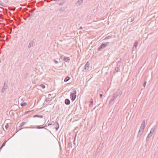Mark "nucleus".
<instances>
[{
    "label": "nucleus",
    "mask_w": 158,
    "mask_h": 158,
    "mask_svg": "<svg viewBox=\"0 0 158 158\" xmlns=\"http://www.w3.org/2000/svg\"><path fill=\"white\" fill-rule=\"evenodd\" d=\"M122 94L120 90L118 89L116 92L113 94L112 98L110 100L109 102V104L111 105L113 104L114 103V102L115 100L118 96H120Z\"/></svg>",
    "instance_id": "obj_1"
},
{
    "label": "nucleus",
    "mask_w": 158,
    "mask_h": 158,
    "mask_svg": "<svg viewBox=\"0 0 158 158\" xmlns=\"http://www.w3.org/2000/svg\"><path fill=\"white\" fill-rule=\"evenodd\" d=\"M76 94V89H72L70 94V97L72 101H74L75 99L77 97Z\"/></svg>",
    "instance_id": "obj_2"
},
{
    "label": "nucleus",
    "mask_w": 158,
    "mask_h": 158,
    "mask_svg": "<svg viewBox=\"0 0 158 158\" xmlns=\"http://www.w3.org/2000/svg\"><path fill=\"white\" fill-rule=\"evenodd\" d=\"M89 62H87L85 66L84 70H83V71L85 72H87V71H88L89 68Z\"/></svg>",
    "instance_id": "obj_3"
},
{
    "label": "nucleus",
    "mask_w": 158,
    "mask_h": 158,
    "mask_svg": "<svg viewBox=\"0 0 158 158\" xmlns=\"http://www.w3.org/2000/svg\"><path fill=\"white\" fill-rule=\"evenodd\" d=\"M145 120H143L142 122V124H141V127H140V129L139 131H142L143 132L144 127H145Z\"/></svg>",
    "instance_id": "obj_4"
},
{
    "label": "nucleus",
    "mask_w": 158,
    "mask_h": 158,
    "mask_svg": "<svg viewBox=\"0 0 158 158\" xmlns=\"http://www.w3.org/2000/svg\"><path fill=\"white\" fill-rule=\"evenodd\" d=\"M8 88V85L7 84H6V82H5L4 84V85L2 89L1 93H3Z\"/></svg>",
    "instance_id": "obj_5"
},
{
    "label": "nucleus",
    "mask_w": 158,
    "mask_h": 158,
    "mask_svg": "<svg viewBox=\"0 0 158 158\" xmlns=\"http://www.w3.org/2000/svg\"><path fill=\"white\" fill-rule=\"evenodd\" d=\"M35 42L36 41L34 40L31 41L29 43L28 46V48H30L33 47L34 45V44Z\"/></svg>",
    "instance_id": "obj_6"
},
{
    "label": "nucleus",
    "mask_w": 158,
    "mask_h": 158,
    "mask_svg": "<svg viewBox=\"0 0 158 158\" xmlns=\"http://www.w3.org/2000/svg\"><path fill=\"white\" fill-rule=\"evenodd\" d=\"M63 60L65 62L69 63L70 61V59L69 57L64 56L63 58Z\"/></svg>",
    "instance_id": "obj_7"
},
{
    "label": "nucleus",
    "mask_w": 158,
    "mask_h": 158,
    "mask_svg": "<svg viewBox=\"0 0 158 158\" xmlns=\"http://www.w3.org/2000/svg\"><path fill=\"white\" fill-rule=\"evenodd\" d=\"M65 104L66 105H69L70 104V101L69 99H66L64 101Z\"/></svg>",
    "instance_id": "obj_8"
},
{
    "label": "nucleus",
    "mask_w": 158,
    "mask_h": 158,
    "mask_svg": "<svg viewBox=\"0 0 158 158\" xmlns=\"http://www.w3.org/2000/svg\"><path fill=\"white\" fill-rule=\"evenodd\" d=\"M83 0H79L77 1L76 2V4L77 6H79L81 5V4L83 3Z\"/></svg>",
    "instance_id": "obj_9"
},
{
    "label": "nucleus",
    "mask_w": 158,
    "mask_h": 158,
    "mask_svg": "<svg viewBox=\"0 0 158 158\" xmlns=\"http://www.w3.org/2000/svg\"><path fill=\"white\" fill-rule=\"evenodd\" d=\"M109 44V43L108 42H105L101 44V45L102 46V47L104 48H105Z\"/></svg>",
    "instance_id": "obj_10"
},
{
    "label": "nucleus",
    "mask_w": 158,
    "mask_h": 158,
    "mask_svg": "<svg viewBox=\"0 0 158 158\" xmlns=\"http://www.w3.org/2000/svg\"><path fill=\"white\" fill-rule=\"evenodd\" d=\"M33 117L34 118L37 117V118H42L43 117V116L41 114H36V115H34L33 116Z\"/></svg>",
    "instance_id": "obj_11"
},
{
    "label": "nucleus",
    "mask_w": 158,
    "mask_h": 158,
    "mask_svg": "<svg viewBox=\"0 0 158 158\" xmlns=\"http://www.w3.org/2000/svg\"><path fill=\"white\" fill-rule=\"evenodd\" d=\"M155 128V126H154L152 127V128L151 129L150 132H151L153 134L154 132V130Z\"/></svg>",
    "instance_id": "obj_12"
},
{
    "label": "nucleus",
    "mask_w": 158,
    "mask_h": 158,
    "mask_svg": "<svg viewBox=\"0 0 158 158\" xmlns=\"http://www.w3.org/2000/svg\"><path fill=\"white\" fill-rule=\"evenodd\" d=\"M120 66H119L118 64H117L116 67L115 68V70L117 72L119 71V67Z\"/></svg>",
    "instance_id": "obj_13"
},
{
    "label": "nucleus",
    "mask_w": 158,
    "mask_h": 158,
    "mask_svg": "<svg viewBox=\"0 0 158 158\" xmlns=\"http://www.w3.org/2000/svg\"><path fill=\"white\" fill-rule=\"evenodd\" d=\"M70 78L68 76L66 77L64 79V81L65 82L68 81L70 79Z\"/></svg>",
    "instance_id": "obj_14"
},
{
    "label": "nucleus",
    "mask_w": 158,
    "mask_h": 158,
    "mask_svg": "<svg viewBox=\"0 0 158 158\" xmlns=\"http://www.w3.org/2000/svg\"><path fill=\"white\" fill-rule=\"evenodd\" d=\"M66 2V0H62L61 2L59 3V5H62L63 4H64Z\"/></svg>",
    "instance_id": "obj_15"
},
{
    "label": "nucleus",
    "mask_w": 158,
    "mask_h": 158,
    "mask_svg": "<svg viewBox=\"0 0 158 158\" xmlns=\"http://www.w3.org/2000/svg\"><path fill=\"white\" fill-rule=\"evenodd\" d=\"M142 133L143 132H142V131H141H141H139L137 135V138H139V137H140Z\"/></svg>",
    "instance_id": "obj_16"
},
{
    "label": "nucleus",
    "mask_w": 158,
    "mask_h": 158,
    "mask_svg": "<svg viewBox=\"0 0 158 158\" xmlns=\"http://www.w3.org/2000/svg\"><path fill=\"white\" fill-rule=\"evenodd\" d=\"M138 42L137 41H135L134 44V46L135 48H136L138 46Z\"/></svg>",
    "instance_id": "obj_17"
},
{
    "label": "nucleus",
    "mask_w": 158,
    "mask_h": 158,
    "mask_svg": "<svg viewBox=\"0 0 158 158\" xmlns=\"http://www.w3.org/2000/svg\"><path fill=\"white\" fill-rule=\"evenodd\" d=\"M103 48L102 47V46L101 45L98 48V51H100L103 49Z\"/></svg>",
    "instance_id": "obj_18"
},
{
    "label": "nucleus",
    "mask_w": 158,
    "mask_h": 158,
    "mask_svg": "<svg viewBox=\"0 0 158 158\" xmlns=\"http://www.w3.org/2000/svg\"><path fill=\"white\" fill-rule=\"evenodd\" d=\"M112 38V37L108 35L104 39V40H106Z\"/></svg>",
    "instance_id": "obj_19"
},
{
    "label": "nucleus",
    "mask_w": 158,
    "mask_h": 158,
    "mask_svg": "<svg viewBox=\"0 0 158 158\" xmlns=\"http://www.w3.org/2000/svg\"><path fill=\"white\" fill-rule=\"evenodd\" d=\"M27 104L26 102H23L21 103V105L22 106H25L27 105Z\"/></svg>",
    "instance_id": "obj_20"
},
{
    "label": "nucleus",
    "mask_w": 158,
    "mask_h": 158,
    "mask_svg": "<svg viewBox=\"0 0 158 158\" xmlns=\"http://www.w3.org/2000/svg\"><path fill=\"white\" fill-rule=\"evenodd\" d=\"M152 133L151 132H150L148 135L147 137H148V138H150L152 136Z\"/></svg>",
    "instance_id": "obj_21"
},
{
    "label": "nucleus",
    "mask_w": 158,
    "mask_h": 158,
    "mask_svg": "<svg viewBox=\"0 0 158 158\" xmlns=\"http://www.w3.org/2000/svg\"><path fill=\"white\" fill-rule=\"evenodd\" d=\"M55 123L56 124L55 125H56V127H59V124L56 121L55 122Z\"/></svg>",
    "instance_id": "obj_22"
},
{
    "label": "nucleus",
    "mask_w": 158,
    "mask_h": 158,
    "mask_svg": "<svg viewBox=\"0 0 158 158\" xmlns=\"http://www.w3.org/2000/svg\"><path fill=\"white\" fill-rule=\"evenodd\" d=\"M40 86L43 89H44L45 88V86L43 84L40 85Z\"/></svg>",
    "instance_id": "obj_23"
},
{
    "label": "nucleus",
    "mask_w": 158,
    "mask_h": 158,
    "mask_svg": "<svg viewBox=\"0 0 158 158\" xmlns=\"http://www.w3.org/2000/svg\"><path fill=\"white\" fill-rule=\"evenodd\" d=\"M50 99L49 98H45V102H48L49 101Z\"/></svg>",
    "instance_id": "obj_24"
},
{
    "label": "nucleus",
    "mask_w": 158,
    "mask_h": 158,
    "mask_svg": "<svg viewBox=\"0 0 158 158\" xmlns=\"http://www.w3.org/2000/svg\"><path fill=\"white\" fill-rule=\"evenodd\" d=\"M6 142H7L6 140L5 141L3 142V143H2V146L4 147L6 143Z\"/></svg>",
    "instance_id": "obj_25"
},
{
    "label": "nucleus",
    "mask_w": 158,
    "mask_h": 158,
    "mask_svg": "<svg viewBox=\"0 0 158 158\" xmlns=\"http://www.w3.org/2000/svg\"><path fill=\"white\" fill-rule=\"evenodd\" d=\"M26 124V122H23L21 123L20 124L21 125V126H23L24 125Z\"/></svg>",
    "instance_id": "obj_26"
},
{
    "label": "nucleus",
    "mask_w": 158,
    "mask_h": 158,
    "mask_svg": "<svg viewBox=\"0 0 158 158\" xmlns=\"http://www.w3.org/2000/svg\"><path fill=\"white\" fill-rule=\"evenodd\" d=\"M9 127V125L8 124H7L6 125H5V128L6 129H7Z\"/></svg>",
    "instance_id": "obj_27"
},
{
    "label": "nucleus",
    "mask_w": 158,
    "mask_h": 158,
    "mask_svg": "<svg viewBox=\"0 0 158 158\" xmlns=\"http://www.w3.org/2000/svg\"><path fill=\"white\" fill-rule=\"evenodd\" d=\"M37 127L36 128L37 129H41V127H40V126H36Z\"/></svg>",
    "instance_id": "obj_28"
},
{
    "label": "nucleus",
    "mask_w": 158,
    "mask_h": 158,
    "mask_svg": "<svg viewBox=\"0 0 158 158\" xmlns=\"http://www.w3.org/2000/svg\"><path fill=\"white\" fill-rule=\"evenodd\" d=\"M53 61L55 64H58V61L55 60H53Z\"/></svg>",
    "instance_id": "obj_29"
},
{
    "label": "nucleus",
    "mask_w": 158,
    "mask_h": 158,
    "mask_svg": "<svg viewBox=\"0 0 158 158\" xmlns=\"http://www.w3.org/2000/svg\"><path fill=\"white\" fill-rule=\"evenodd\" d=\"M3 1L5 3H7L8 2V0H3Z\"/></svg>",
    "instance_id": "obj_30"
},
{
    "label": "nucleus",
    "mask_w": 158,
    "mask_h": 158,
    "mask_svg": "<svg viewBox=\"0 0 158 158\" xmlns=\"http://www.w3.org/2000/svg\"><path fill=\"white\" fill-rule=\"evenodd\" d=\"M44 1H47V2H50L52 0H44Z\"/></svg>",
    "instance_id": "obj_31"
},
{
    "label": "nucleus",
    "mask_w": 158,
    "mask_h": 158,
    "mask_svg": "<svg viewBox=\"0 0 158 158\" xmlns=\"http://www.w3.org/2000/svg\"><path fill=\"white\" fill-rule=\"evenodd\" d=\"M93 106V104H91V103H90V104L89 105V107H92Z\"/></svg>",
    "instance_id": "obj_32"
},
{
    "label": "nucleus",
    "mask_w": 158,
    "mask_h": 158,
    "mask_svg": "<svg viewBox=\"0 0 158 158\" xmlns=\"http://www.w3.org/2000/svg\"><path fill=\"white\" fill-rule=\"evenodd\" d=\"M134 19H135L134 17H133V18H132L131 19V22H132L134 20Z\"/></svg>",
    "instance_id": "obj_33"
},
{
    "label": "nucleus",
    "mask_w": 158,
    "mask_h": 158,
    "mask_svg": "<svg viewBox=\"0 0 158 158\" xmlns=\"http://www.w3.org/2000/svg\"><path fill=\"white\" fill-rule=\"evenodd\" d=\"M93 99L92 98H91V101L90 102V103L93 104Z\"/></svg>",
    "instance_id": "obj_34"
},
{
    "label": "nucleus",
    "mask_w": 158,
    "mask_h": 158,
    "mask_svg": "<svg viewBox=\"0 0 158 158\" xmlns=\"http://www.w3.org/2000/svg\"><path fill=\"white\" fill-rule=\"evenodd\" d=\"M149 140V138H148V137H147V138H146V142H148V140Z\"/></svg>",
    "instance_id": "obj_35"
},
{
    "label": "nucleus",
    "mask_w": 158,
    "mask_h": 158,
    "mask_svg": "<svg viewBox=\"0 0 158 158\" xmlns=\"http://www.w3.org/2000/svg\"><path fill=\"white\" fill-rule=\"evenodd\" d=\"M118 64H120L121 63V60L120 59L118 61Z\"/></svg>",
    "instance_id": "obj_36"
},
{
    "label": "nucleus",
    "mask_w": 158,
    "mask_h": 158,
    "mask_svg": "<svg viewBox=\"0 0 158 158\" xmlns=\"http://www.w3.org/2000/svg\"><path fill=\"white\" fill-rule=\"evenodd\" d=\"M102 96H103L102 94H100V96L101 98H102Z\"/></svg>",
    "instance_id": "obj_37"
},
{
    "label": "nucleus",
    "mask_w": 158,
    "mask_h": 158,
    "mask_svg": "<svg viewBox=\"0 0 158 158\" xmlns=\"http://www.w3.org/2000/svg\"><path fill=\"white\" fill-rule=\"evenodd\" d=\"M22 127V126H21V125L20 124V125L19 126V127L20 128L19 129V130H21L22 129V128H21V127Z\"/></svg>",
    "instance_id": "obj_38"
},
{
    "label": "nucleus",
    "mask_w": 158,
    "mask_h": 158,
    "mask_svg": "<svg viewBox=\"0 0 158 158\" xmlns=\"http://www.w3.org/2000/svg\"><path fill=\"white\" fill-rule=\"evenodd\" d=\"M59 128V127H55V129H56V131H57L58 130Z\"/></svg>",
    "instance_id": "obj_39"
},
{
    "label": "nucleus",
    "mask_w": 158,
    "mask_h": 158,
    "mask_svg": "<svg viewBox=\"0 0 158 158\" xmlns=\"http://www.w3.org/2000/svg\"><path fill=\"white\" fill-rule=\"evenodd\" d=\"M146 82L145 81L144 82V84H143V86H144V87H145V85H146Z\"/></svg>",
    "instance_id": "obj_40"
},
{
    "label": "nucleus",
    "mask_w": 158,
    "mask_h": 158,
    "mask_svg": "<svg viewBox=\"0 0 158 158\" xmlns=\"http://www.w3.org/2000/svg\"><path fill=\"white\" fill-rule=\"evenodd\" d=\"M52 123H49L48 124V126H50L51 125H52Z\"/></svg>",
    "instance_id": "obj_41"
},
{
    "label": "nucleus",
    "mask_w": 158,
    "mask_h": 158,
    "mask_svg": "<svg viewBox=\"0 0 158 158\" xmlns=\"http://www.w3.org/2000/svg\"><path fill=\"white\" fill-rule=\"evenodd\" d=\"M3 147V146H2L1 145V147H0V151L2 149V148Z\"/></svg>",
    "instance_id": "obj_42"
},
{
    "label": "nucleus",
    "mask_w": 158,
    "mask_h": 158,
    "mask_svg": "<svg viewBox=\"0 0 158 158\" xmlns=\"http://www.w3.org/2000/svg\"><path fill=\"white\" fill-rule=\"evenodd\" d=\"M45 128V126L42 127H41V129H44Z\"/></svg>",
    "instance_id": "obj_43"
},
{
    "label": "nucleus",
    "mask_w": 158,
    "mask_h": 158,
    "mask_svg": "<svg viewBox=\"0 0 158 158\" xmlns=\"http://www.w3.org/2000/svg\"><path fill=\"white\" fill-rule=\"evenodd\" d=\"M44 126H45V127H48V125H47V124H46Z\"/></svg>",
    "instance_id": "obj_44"
},
{
    "label": "nucleus",
    "mask_w": 158,
    "mask_h": 158,
    "mask_svg": "<svg viewBox=\"0 0 158 158\" xmlns=\"http://www.w3.org/2000/svg\"><path fill=\"white\" fill-rule=\"evenodd\" d=\"M28 113H27V111H25V112H24V114H27Z\"/></svg>",
    "instance_id": "obj_45"
},
{
    "label": "nucleus",
    "mask_w": 158,
    "mask_h": 158,
    "mask_svg": "<svg viewBox=\"0 0 158 158\" xmlns=\"http://www.w3.org/2000/svg\"><path fill=\"white\" fill-rule=\"evenodd\" d=\"M82 27L81 26L80 28H79V29H82Z\"/></svg>",
    "instance_id": "obj_46"
},
{
    "label": "nucleus",
    "mask_w": 158,
    "mask_h": 158,
    "mask_svg": "<svg viewBox=\"0 0 158 158\" xmlns=\"http://www.w3.org/2000/svg\"><path fill=\"white\" fill-rule=\"evenodd\" d=\"M32 110H31V111H30V110H29V111H27V113H29V112H31V111H32Z\"/></svg>",
    "instance_id": "obj_47"
},
{
    "label": "nucleus",
    "mask_w": 158,
    "mask_h": 158,
    "mask_svg": "<svg viewBox=\"0 0 158 158\" xmlns=\"http://www.w3.org/2000/svg\"><path fill=\"white\" fill-rule=\"evenodd\" d=\"M53 0L55 2H57L58 1V0Z\"/></svg>",
    "instance_id": "obj_48"
},
{
    "label": "nucleus",
    "mask_w": 158,
    "mask_h": 158,
    "mask_svg": "<svg viewBox=\"0 0 158 158\" xmlns=\"http://www.w3.org/2000/svg\"><path fill=\"white\" fill-rule=\"evenodd\" d=\"M25 128H31L30 127H25Z\"/></svg>",
    "instance_id": "obj_49"
},
{
    "label": "nucleus",
    "mask_w": 158,
    "mask_h": 158,
    "mask_svg": "<svg viewBox=\"0 0 158 158\" xmlns=\"http://www.w3.org/2000/svg\"><path fill=\"white\" fill-rule=\"evenodd\" d=\"M18 131H16L15 133H16Z\"/></svg>",
    "instance_id": "obj_50"
},
{
    "label": "nucleus",
    "mask_w": 158,
    "mask_h": 158,
    "mask_svg": "<svg viewBox=\"0 0 158 158\" xmlns=\"http://www.w3.org/2000/svg\"><path fill=\"white\" fill-rule=\"evenodd\" d=\"M51 95V94H49L48 95H49H49Z\"/></svg>",
    "instance_id": "obj_51"
},
{
    "label": "nucleus",
    "mask_w": 158,
    "mask_h": 158,
    "mask_svg": "<svg viewBox=\"0 0 158 158\" xmlns=\"http://www.w3.org/2000/svg\"><path fill=\"white\" fill-rule=\"evenodd\" d=\"M70 143H68V144H69V145H70Z\"/></svg>",
    "instance_id": "obj_52"
},
{
    "label": "nucleus",
    "mask_w": 158,
    "mask_h": 158,
    "mask_svg": "<svg viewBox=\"0 0 158 158\" xmlns=\"http://www.w3.org/2000/svg\"><path fill=\"white\" fill-rule=\"evenodd\" d=\"M62 0H58V1H62Z\"/></svg>",
    "instance_id": "obj_53"
},
{
    "label": "nucleus",
    "mask_w": 158,
    "mask_h": 158,
    "mask_svg": "<svg viewBox=\"0 0 158 158\" xmlns=\"http://www.w3.org/2000/svg\"><path fill=\"white\" fill-rule=\"evenodd\" d=\"M130 19V18H129L128 19H129V20Z\"/></svg>",
    "instance_id": "obj_54"
}]
</instances>
